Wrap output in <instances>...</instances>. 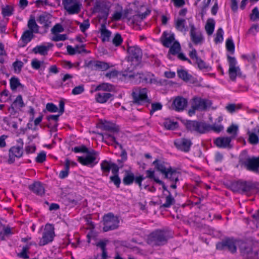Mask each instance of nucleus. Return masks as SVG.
<instances>
[{
	"label": "nucleus",
	"mask_w": 259,
	"mask_h": 259,
	"mask_svg": "<svg viewBox=\"0 0 259 259\" xmlns=\"http://www.w3.org/2000/svg\"><path fill=\"white\" fill-rule=\"evenodd\" d=\"M242 243L245 242L233 237H227L217 243L216 248L220 250H228L233 254L236 252L237 246L241 250Z\"/></svg>",
	"instance_id": "obj_1"
},
{
	"label": "nucleus",
	"mask_w": 259,
	"mask_h": 259,
	"mask_svg": "<svg viewBox=\"0 0 259 259\" xmlns=\"http://www.w3.org/2000/svg\"><path fill=\"white\" fill-rule=\"evenodd\" d=\"M168 233L157 230L151 233L148 237L147 242L152 246H159L165 244L168 240Z\"/></svg>",
	"instance_id": "obj_2"
},
{
	"label": "nucleus",
	"mask_w": 259,
	"mask_h": 259,
	"mask_svg": "<svg viewBox=\"0 0 259 259\" xmlns=\"http://www.w3.org/2000/svg\"><path fill=\"white\" fill-rule=\"evenodd\" d=\"M132 96L133 103L137 105H143L145 103H149L150 102L147 96V89L146 88H134Z\"/></svg>",
	"instance_id": "obj_3"
},
{
	"label": "nucleus",
	"mask_w": 259,
	"mask_h": 259,
	"mask_svg": "<svg viewBox=\"0 0 259 259\" xmlns=\"http://www.w3.org/2000/svg\"><path fill=\"white\" fill-rule=\"evenodd\" d=\"M85 156H78L77 160L81 164L85 166H94L98 163L99 159V153L93 150H90L87 152Z\"/></svg>",
	"instance_id": "obj_4"
},
{
	"label": "nucleus",
	"mask_w": 259,
	"mask_h": 259,
	"mask_svg": "<svg viewBox=\"0 0 259 259\" xmlns=\"http://www.w3.org/2000/svg\"><path fill=\"white\" fill-rule=\"evenodd\" d=\"M104 232L116 229L119 227V220L117 216L112 213H109L104 215L103 218Z\"/></svg>",
	"instance_id": "obj_5"
},
{
	"label": "nucleus",
	"mask_w": 259,
	"mask_h": 259,
	"mask_svg": "<svg viewBox=\"0 0 259 259\" xmlns=\"http://www.w3.org/2000/svg\"><path fill=\"white\" fill-rule=\"evenodd\" d=\"M186 128L190 132H195L199 134H204L208 132L209 124L204 122L196 120L187 121L185 123Z\"/></svg>",
	"instance_id": "obj_6"
},
{
	"label": "nucleus",
	"mask_w": 259,
	"mask_h": 259,
	"mask_svg": "<svg viewBox=\"0 0 259 259\" xmlns=\"http://www.w3.org/2000/svg\"><path fill=\"white\" fill-rule=\"evenodd\" d=\"M211 105V102L210 100L198 97H195L192 99V110H190L189 112L194 113L195 110L205 111Z\"/></svg>",
	"instance_id": "obj_7"
},
{
	"label": "nucleus",
	"mask_w": 259,
	"mask_h": 259,
	"mask_svg": "<svg viewBox=\"0 0 259 259\" xmlns=\"http://www.w3.org/2000/svg\"><path fill=\"white\" fill-rule=\"evenodd\" d=\"M62 3L69 15L77 14L80 12L82 7L80 0H63Z\"/></svg>",
	"instance_id": "obj_8"
},
{
	"label": "nucleus",
	"mask_w": 259,
	"mask_h": 259,
	"mask_svg": "<svg viewBox=\"0 0 259 259\" xmlns=\"http://www.w3.org/2000/svg\"><path fill=\"white\" fill-rule=\"evenodd\" d=\"M55 229L54 226L50 224H47L45 227L42 236L39 242V246L45 245L54 240L55 235Z\"/></svg>",
	"instance_id": "obj_9"
},
{
	"label": "nucleus",
	"mask_w": 259,
	"mask_h": 259,
	"mask_svg": "<svg viewBox=\"0 0 259 259\" xmlns=\"http://www.w3.org/2000/svg\"><path fill=\"white\" fill-rule=\"evenodd\" d=\"M227 59L229 63V75L230 79L232 81H235L237 75L241 74L240 69L237 66V61L235 57L230 56H227Z\"/></svg>",
	"instance_id": "obj_10"
},
{
	"label": "nucleus",
	"mask_w": 259,
	"mask_h": 259,
	"mask_svg": "<svg viewBox=\"0 0 259 259\" xmlns=\"http://www.w3.org/2000/svg\"><path fill=\"white\" fill-rule=\"evenodd\" d=\"M242 164L248 170L259 173V156L248 158L242 162Z\"/></svg>",
	"instance_id": "obj_11"
},
{
	"label": "nucleus",
	"mask_w": 259,
	"mask_h": 259,
	"mask_svg": "<svg viewBox=\"0 0 259 259\" xmlns=\"http://www.w3.org/2000/svg\"><path fill=\"white\" fill-rule=\"evenodd\" d=\"M240 253L245 259H259V250L253 251L246 242L242 243Z\"/></svg>",
	"instance_id": "obj_12"
},
{
	"label": "nucleus",
	"mask_w": 259,
	"mask_h": 259,
	"mask_svg": "<svg viewBox=\"0 0 259 259\" xmlns=\"http://www.w3.org/2000/svg\"><path fill=\"white\" fill-rule=\"evenodd\" d=\"M25 106L22 99V96L18 95L13 101L11 105L8 108V112L11 115L15 116L19 113L21 109Z\"/></svg>",
	"instance_id": "obj_13"
},
{
	"label": "nucleus",
	"mask_w": 259,
	"mask_h": 259,
	"mask_svg": "<svg viewBox=\"0 0 259 259\" xmlns=\"http://www.w3.org/2000/svg\"><path fill=\"white\" fill-rule=\"evenodd\" d=\"M190 35L192 41L195 45L201 44L203 41V37L200 31L197 30L193 23H190Z\"/></svg>",
	"instance_id": "obj_14"
},
{
	"label": "nucleus",
	"mask_w": 259,
	"mask_h": 259,
	"mask_svg": "<svg viewBox=\"0 0 259 259\" xmlns=\"http://www.w3.org/2000/svg\"><path fill=\"white\" fill-rule=\"evenodd\" d=\"M23 154V149L22 147H18L16 146L12 147L9 150V158L8 163L9 164L13 163L15 161V158H19L21 157Z\"/></svg>",
	"instance_id": "obj_15"
},
{
	"label": "nucleus",
	"mask_w": 259,
	"mask_h": 259,
	"mask_svg": "<svg viewBox=\"0 0 259 259\" xmlns=\"http://www.w3.org/2000/svg\"><path fill=\"white\" fill-rule=\"evenodd\" d=\"M128 59L131 61H140L142 57V50L137 46L129 47L127 50Z\"/></svg>",
	"instance_id": "obj_16"
},
{
	"label": "nucleus",
	"mask_w": 259,
	"mask_h": 259,
	"mask_svg": "<svg viewBox=\"0 0 259 259\" xmlns=\"http://www.w3.org/2000/svg\"><path fill=\"white\" fill-rule=\"evenodd\" d=\"M174 145L178 149L185 152H188L190 150L192 143L189 139L182 138L176 140L174 142Z\"/></svg>",
	"instance_id": "obj_17"
},
{
	"label": "nucleus",
	"mask_w": 259,
	"mask_h": 259,
	"mask_svg": "<svg viewBox=\"0 0 259 259\" xmlns=\"http://www.w3.org/2000/svg\"><path fill=\"white\" fill-rule=\"evenodd\" d=\"M255 191L259 192V184L258 183L242 182L241 193L248 194Z\"/></svg>",
	"instance_id": "obj_18"
},
{
	"label": "nucleus",
	"mask_w": 259,
	"mask_h": 259,
	"mask_svg": "<svg viewBox=\"0 0 259 259\" xmlns=\"http://www.w3.org/2000/svg\"><path fill=\"white\" fill-rule=\"evenodd\" d=\"M232 139V137H219L215 139L214 143L219 148L231 149L232 148L231 144Z\"/></svg>",
	"instance_id": "obj_19"
},
{
	"label": "nucleus",
	"mask_w": 259,
	"mask_h": 259,
	"mask_svg": "<svg viewBox=\"0 0 259 259\" xmlns=\"http://www.w3.org/2000/svg\"><path fill=\"white\" fill-rule=\"evenodd\" d=\"M188 101L181 96L177 97L173 101L172 108L177 111H183L187 106Z\"/></svg>",
	"instance_id": "obj_20"
},
{
	"label": "nucleus",
	"mask_w": 259,
	"mask_h": 259,
	"mask_svg": "<svg viewBox=\"0 0 259 259\" xmlns=\"http://www.w3.org/2000/svg\"><path fill=\"white\" fill-rule=\"evenodd\" d=\"M136 83L152 82L151 75L146 73H137L134 75V81Z\"/></svg>",
	"instance_id": "obj_21"
},
{
	"label": "nucleus",
	"mask_w": 259,
	"mask_h": 259,
	"mask_svg": "<svg viewBox=\"0 0 259 259\" xmlns=\"http://www.w3.org/2000/svg\"><path fill=\"white\" fill-rule=\"evenodd\" d=\"M95 12L99 13L98 16L99 20H103L106 22L109 15V9L106 6L98 5L95 8Z\"/></svg>",
	"instance_id": "obj_22"
},
{
	"label": "nucleus",
	"mask_w": 259,
	"mask_h": 259,
	"mask_svg": "<svg viewBox=\"0 0 259 259\" xmlns=\"http://www.w3.org/2000/svg\"><path fill=\"white\" fill-rule=\"evenodd\" d=\"M107 140L109 141V144H111V145H114V147L116 148V146H118L120 148V149L121 150V160L122 162H124L127 159V153L125 149L123 148V146L118 143L116 140L115 138L111 135H107Z\"/></svg>",
	"instance_id": "obj_23"
},
{
	"label": "nucleus",
	"mask_w": 259,
	"mask_h": 259,
	"mask_svg": "<svg viewBox=\"0 0 259 259\" xmlns=\"http://www.w3.org/2000/svg\"><path fill=\"white\" fill-rule=\"evenodd\" d=\"M175 40V35L173 33L169 34L167 31H164L161 37V41L163 46L169 48Z\"/></svg>",
	"instance_id": "obj_24"
},
{
	"label": "nucleus",
	"mask_w": 259,
	"mask_h": 259,
	"mask_svg": "<svg viewBox=\"0 0 259 259\" xmlns=\"http://www.w3.org/2000/svg\"><path fill=\"white\" fill-rule=\"evenodd\" d=\"M53 46L52 44H48V46L39 45L33 48L32 52L35 54H39L41 56H46L50 48Z\"/></svg>",
	"instance_id": "obj_25"
},
{
	"label": "nucleus",
	"mask_w": 259,
	"mask_h": 259,
	"mask_svg": "<svg viewBox=\"0 0 259 259\" xmlns=\"http://www.w3.org/2000/svg\"><path fill=\"white\" fill-rule=\"evenodd\" d=\"M153 164L155 165V168L158 171H160L164 175L171 168L170 166L167 165L166 163L158 159H156L153 161Z\"/></svg>",
	"instance_id": "obj_26"
},
{
	"label": "nucleus",
	"mask_w": 259,
	"mask_h": 259,
	"mask_svg": "<svg viewBox=\"0 0 259 259\" xmlns=\"http://www.w3.org/2000/svg\"><path fill=\"white\" fill-rule=\"evenodd\" d=\"M165 177L172 182L177 183L179 181V178L181 176V173L170 168L164 175Z\"/></svg>",
	"instance_id": "obj_27"
},
{
	"label": "nucleus",
	"mask_w": 259,
	"mask_h": 259,
	"mask_svg": "<svg viewBox=\"0 0 259 259\" xmlns=\"http://www.w3.org/2000/svg\"><path fill=\"white\" fill-rule=\"evenodd\" d=\"M113 97V95L109 93H98L95 96V99L97 102L99 103H105L110 99Z\"/></svg>",
	"instance_id": "obj_28"
},
{
	"label": "nucleus",
	"mask_w": 259,
	"mask_h": 259,
	"mask_svg": "<svg viewBox=\"0 0 259 259\" xmlns=\"http://www.w3.org/2000/svg\"><path fill=\"white\" fill-rule=\"evenodd\" d=\"M29 188L34 193L42 196L45 193V188L40 182H35L29 186Z\"/></svg>",
	"instance_id": "obj_29"
},
{
	"label": "nucleus",
	"mask_w": 259,
	"mask_h": 259,
	"mask_svg": "<svg viewBox=\"0 0 259 259\" xmlns=\"http://www.w3.org/2000/svg\"><path fill=\"white\" fill-rule=\"evenodd\" d=\"M61 115H50L47 116L46 118L50 123L47 125L48 127L56 130L58 126V121Z\"/></svg>",
	"instance_id": "obj_30"
},
{
	"label": "nucleus",
	"mask_w": 259,
	"mask_h": 259,
	"mask_svg": "<svg viewBox=\"0 0 259 259\" xmlns=\"http://www.w3.org/2000/svg\"><path fill=\"white\" fill-rule=\"evenodd\" d=\"M36 245V243L34 242H30L26 245L22 247V249L21 252L18 254V256L21 258L24 259H27L29 258V256L27 254V252L30 249V247L31 245Z\"/></svg>",
	"instance_id": "obj_31"
},
{
	"label": "nucleus",
	"mask_w": 259,
	"mask_h": 259,
	"mask_svg": "<svg viewBox=\"0 0 259 259\" xmlns=\"http://www.w3.org/2000/svg\"><path fill=\"white\" fill-rule=\"evenodd\" d=\"M112 163L111 161L103 160L101 163V168L105 176H107L111 168Z\"/></svg>",
	"instance_id": "obj_32"
},
{
	"label": "nucleus",
	"mask_w": 259,
	"mask_h": 259,
	"mask_svg": "<svg viewBox=\"0 0 259 259\" xmlns=\"http://www.w3.org/2000/svg\"><path fill=\"white\" fill-rule=\"evenodd\" d=\"M33 32L30 30H26L24 31L23 33V34L21 36V39L22 40V42L24 44L25 46L27 44H28L29 42H30L31 39L33 38L34 35L33 34Z\"/></svg>",
	"instance_id": "obj_33"
},
{
	"label": "nucleus",
	"mask_w": 259,
	"mask_h": 259,
	"mask_svg": "<svg viewBox=\"0 0 259 259\" xmlns=\"http://www.w3.org/2000/svg\"><path fill=\"white\" fill-rule=\"evenodd\" d=\"M185 24L186 20L184 19L178 18L175 21V27L178 30L181 32L186 31Z\"/></svg>",
	"instance_id": "obj_34"
},
{
	"label": "nucleus",
	"mask_w": 259,
	"mask_h": 259,
	"mask_svg": "<svg viewBox=\"0 0 259 259\" xmlns=\"http://www.w3.org/2000/svg\"><path fill=\"white\" fill-rule=\"evenodd\" d=\"M28 27L30 31L33 33H37L38 32V26L36 23L34 17L31 18L27 24Z\"/></svg>",
	"instance_id": "obj_35"
},
{
	"label": "nucleus",
	"mask_w": 259,
	"mask_h": 259,
	"mask_svg": "<svg viewBox=\"0 0 259 259\" xmlns=\"http://www.w3.org/2000/svg\"><path fill=\"white\" fill-rule=\"evenodd\" d=\"M111 32L105 28V25H102L101 34L103 41H108L111 36Z\"/></svg>",
	"instance_id": "obj_36"
},
{
	"label": "nucleus",
	"mask_w": 259,
	"mask_h": 259,
	"mask_svg": "<svg viewBox=\"0 0 259 259\" xmlns=\"http://www.w3.org/2000/svg\"><path fill=\"white\" fill-rule=\"evenodd\" d=\"M70 168V160L66 159L65 160L64 169L61 170L59 174V178L61 179H64L67 177L69 174Z\"/></svg>",
	"instance_id": "obj_37"
},
{
	"label": "nucleus",
	"mask_w": 259,
	"mask_h": 259,
	"mask_svg": "<svg viewBox=\"0 0 259 259\" xmlns=\"http://www.w3.org/2000/svg\"><path fill=\"white\" fill-rule=\"evenodd\" d=\"M10 87L12 91H15L17 88H23V85L21 84L19 79L17 77H13L10 80Z\"/></svg>",
	"instance_id": "obj_38"
},
{
	"label": "nucleus",
	"mask_w": 259,
	"mask_h": 259,
	"mask_svg": "<svg viewBox=\"0 0 259 259\" xmlns=\"http://www.w3.org/2000/svg\"><path fill=\"white\" fill-rule=\"evenodd\" d=\"M178 75L180 78L186 81H189L192 77L191 75L189 74L187 71L183 69L178 70Z\"/></svg>",
	"instance_id": "obj_39"
},
{
	"label": "nucleus",
	"mask_w": 259,
	"mask_h": 259,
	"mask_svg": "<svg viewBox=\"0 0 259 259\" xmlns=\"http://www.w3.org/2000/svg\"><path fill=\"white\" fill-rule=\"evenodd\" d=\"M13 7L10 5H6L2 9V14L4 17L11 16L13 14Z\"/></svg>",
	"instance_id": "obj_40"
},
{
	"label": "nucleus",
	"mask_w": 259,
	"mask_h": 259,
	"mask_svg": "<svg viewBox=\"0 0 259 259\" xmlns=\"http://www.w3.org/2000/svg\"><path fill=\"white\" fill-rule=\"evenodd\" d=\"M135 179L134 174L132 172H127L123 179V182L126 185L132 184Z\"/></svg>",
	"instance_id": "obj_41"
},
{
	"label": "nucleus",
	"mask_w": 259,
	"mask_h": 259,
	"mask_svg": "<svg viewBox=\"0 0 259 259\" xmlns=\"http://www.w3.org/2000/svg\"><path fill=\"white\" fill-rule=\"evenodd\" d=\"M45 62L44 61H40L35 58L32 60L31 65V67L35 70H38L41 67H43L44 69L45 68L46 66L44 65Z\"/></svg>",
	"instance_id": "obj_42"
},
{
	"label": "nucleus",
	"mask_w": 259,
	"mask_h": 259,
	"mask_svg": "<svg viewBox=\"0 0 259 259\" xmlns=\"http://www.w3.org/2000/svg\"><path fill=\"white\" fill-rule=\"evenodd\" d=\"M215 23L213 20L208 21L205 26L206 31L208 35H211L214 31Z\"/></svg>",
	"instance_id": "obj_43"
},
{
	"label": "nucleus",
	"mask_w": 259,
	"mask_h": 259,
	"mask_svg": "<svg viewBox=\"0 0 259 259\" xmlns=\"http://www.w3.org/2000/svg\"><path fill=\"white\" fill-rule=\"evenodd\" d=\"M169 195L165 198V202L162 205V207L164 208L169 207L175 203V199L171 196L169 191H168Z\"/></svg>",
	"instance_id": "obj_44"
},
{
	"label": "nucleus",
	"mask_w": 259,
	"mask_h": 259,
	"mask_svg": "<svg viewBox=\"0 0 259 259\" xmlns=\"http://www.w3.org/2000/svg\"><path fill=\"white\" fill-rule=\"evenodd\" d=\"M226 47L227 51L233 54L235 52V45L234 42L231 38H229L227 39L226 42Z\"/></svg>",
	"instance_id": "obj_45"
},
{
	"label": "nucleus",
	"mask_w": 259,
	"mask_h": 259,
	"mask_svg": "<svg viewBox=\"0 0 259 259\" xmlns=\"http://www.w3.org/2000/svg\"><path fill=\"white\" fill-rule=\"evenodd\" d=\"M111 66L109 65V64L107 62L98 61L97 65V70L106 71L107 69H108Z\"/></svg>",
	"instance_id": "obj_46"
},
{
	"label": "nucleus",
	"mask_w": 259,
	"mask_h": 259,
	"mask_svg": "<svg viewBox=\"0 0 259 259\" xmlns=\"http://www.w3.org/2000/svg\"><path fill=\"white\" fill-rule=\"evenodd\" d=\"M169 53L172 55H176L180 51V45L178 41H175L172 45L170 46Z\"/></svg>",
	"instance_id": "obj_47"
},
{
	"label": "nucleus",
	"mask_w": 259,
	"mask_h": 259,
	"mask_svg": "<svg viewBox=\"0 0 259 259\" xmlns=\"http://www.w3.org/2000/svg\"><path fill=\"white\" fill-rule=\"evenodd\" d=\"M112 88V86L111 84L108 83H102L98 86L95 89V91H109Z\"/></svg>",
	"instance_id": "obj_48"
},
{
	"label": "nucleus",
	"mask_w": 259,
	"mask_h": 259,
	"mask_svg": "<svg viewBox=\"0 0 259 259\" xmlns=\"http://www.w3.org/2000/svg\"><path fill=\"white\" fill-rule=\"evenodd\" d=\"M242 181L234 182L231 184V189L234 192L241 193Z\"/></svg>",
	"instance_id": "obj_49"
},
{
	"label": "nucleus",
	"mask_w": 259,
	"mask_h": 259,
	"mask_svg": "<svg viewBox=\"0 0 259 259\" xmlns=\"http://www.w3.org/2000/svg\"><path fill=\"white\" fill-rule=\"evenodd\" d=\"M224 31L222 28H219L216 33L214 41L216 44L222 42L223 40Z\"/></svg>",
	"instance_id": "obj_50"
},
{
	"label": "nucleus",
	"mask_w": 259,
	"mask_h": 259,
	"mask_svg": "<svg viewBox=\"0 0 259 259\" xmlns=\"http://www.w3.org/2000/svg\"><path fill=\"white\" fill-rule=\"evenodd\" d=\"M98 60H91L89 61H85L84 66L92 70H97Z\"/></svg>",
	"instance_id": "obj_51"
},
{
	"label": "nucleus",
	"mask_w": 259,
	"mask_h": 259,
	"mask_svg": "<svg viewBox=\"0 0 259 259\" xmlns=\"http://www.w3.org/2000/svg\"><path fill=\"white\" fill-rule=\"evenodd\" d=\"M122 41L123 39L120 34L116 33L112 39L113 44L116 47H118L122 44Z\"/></svg>",
	"instance_id": "obj_52"
},
{
	"label": "nucleus",
	"mask_w": 259,
	"mask_h": 259,
	"mask_svg": "<svg viewBox=\"0 0 259 259\" xmlns=\"http://www.w3.org/2000/svg\"><path fill=\"white\" fill-rule=\"evenodd\" d=\"M248 141L250 144L253 145H256L259 143L258 137L255 133L248 132Z\"/></svg>",
	"instance_id": "obj_53"
},
{
	"label": "nucleus",
	"mask_w": 259,
	"mask_h": 259,
	"mask_svg": "<svg viewBox=\"0 0 259 259\" xmlns=\"http://www.w3.org/2000/svg\"><path fill=\"white\" fill-rule=\"evenodd\" d=\"M209 126L208 132L211 130L215 133H219L224 129V126L221 124H213L211 125L209 124Z\"/></svg>",
	"instance_id": "obj_54"
},
{
	"label": "nucleus",
	"mask_w": 259,
	"mask_h": 259,
	"mask_svg": "<svg viewBox=\"0 0 259 259\" xmlns=\"http://www.w3.org/2000/svg\"><path fill=\"white\" fill-rule=\"evenodd\" d=\"M121 73L116 70L110 71L105 74V76L110 79L120 76Z\"/></svg>",
	"instance_id": "obj_55"
},
{
	"label": "nucleus",
	"mask_w": 259,
	"mask_h": 259,
	"mask_svg": "<svg viewBox=\"0 0 259 259\" xmlns=\"http://www.w3.org/2000/svg\"><path fill=\"white\" fill-rule=\"evenodd\" d=\"M195 63L200 70L207 69L209 68V66L200 58L195 62Z\"/></svg>",
	"instance_id": "obj_56"
},
{
	"label": "nucleus",
	"mask_w": 259,
	"mask_h": 259,
	"mask_svg": "<svg viewBox=\"0 0 259 259\" xmlns=\"http://www.w3.org/2000/svg\"><path fill=\"white\" fill-rule=\"evenodd\" d=\"M238 129V127L237 125L232 124L227 128V132L229 134H232L233 135L232 137L234 138L237 135Z\"/></svg>",
	"instance_id": "obj_57"
},
{
	"label": "nucleus",
	"mask_w": 259,
	"mask_h": 259,
	"mask_svg": "<svg viewBox=\"0 0 259 259\" xmlns=\"http://www.w3.org/2000/svg\"><path fill=\"white\" fill-rule=\"evenodd\" d=\"M64 29L61 24H56L51 29L52 33L54 34L64 31Z\"/></svg>",
	"instance_id": "obj_58"
},
{
	"label": "nucleus",
	"mask_w": 259,
	"mask_h": 259,
	"mask_svg": "<svg viewBox=\"0 0 259 259\" xmlns=\"http://www.w3.org/2000/svg\"><path fill=\"white\" fill-rule=\"evenodd\" d=\"M111 182H113L117 188H119L121 183V180L118 175H115L110 177Z\"/></svg>",
	"instance_id": "obj_59"
},
{
	"label": "nucleus",
	"mask_w": 259,
	"mask_h": 259,
	"mask_svg": "<svg viewBox=\"0 0 259 259\" xmlns=\"http://www.w3.org/2000/svg\"><path fill=\"white\" fill-rule=\"evenodd\" d=\"M67 39V36L66 34H54L52 40L54 41H58L65 40Z\"/></svg>",
	"instance_id": "obj_60"
},
{
	"label": "nucleus",
	"mask_w": 259,
	"mask_h": 259,
	"mask_svg": "<svg viewBox=\"0 0 259 259\" xmlns=\"http://www.w3.org/2000/svg\"><path fill=\"white\" fill-rule=\"evenodd\" d=\"M149 14V12L148 13H147V12H145V13H142L141 14H138V15H136L135 16H133V22L134 23H136V21H141L142 20H143L144 19H145L147 15H148V14Z\"/></svg>",
	"instance_id": "obj_61"
},
{
	"label": "nucleus",
	"mask_w": 259,
	"mask_h": 259,
	"mask_svg": "<svg viewBox=\"0 0 259 259\" xmlns=\"http://www.w3.org/2000/svg\"><path fill=\"white\" fill-rule=\"evenodd\" d=\"M84 91L83 85H79L75 87L72 91V94L74 95L82 93Z\"/></svg>",
	"instance_id": "obj_62"
},
{
	"label": "nucleus",
	"mask_w": 259,
	"mask_h": 259,
	"mask_svg": "<svg viewBox=\"0 0 259 259\" xmlns=\"http://www.w3.org/2000/svg\"><path fill=\"white\" fill-rule=\"evenodd\" d=\"M72 151L75 153L81 152L87 153L89 150L85 146L81 145V146L75 147L72 149Z\"/></svg>",
	"instance_id": "obj_63"
},
{
	"label": "nucleus",
	"mask_w": 259,
	"mask_h": 259,
	"mask_svg": "<svg viewBox=\"0 0 259 259\" xmlns=\"http://www.w3.org/2000/svg\"><path fill=\"white\" fill-rule=\"evenodd\" d=\"M250 18L253 21L257 20L259 19V11L257 7L254 8L252 10Z\"/></svg>",
	"instance_id": "obj_64"
}]
</instances>
